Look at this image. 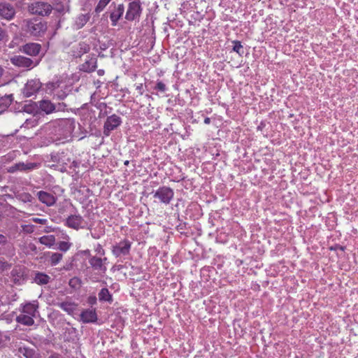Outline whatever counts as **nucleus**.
<instances>
[{
  "label": "nucleus",
  "instance_id": "nucleus-1",
  "mask_svg": "<svg viewBox=\"0 0 358 358\" xmlns=\"http://www.w3.org/2000/svg\"><path fill=\"white\" fill-rule=\"evenodd\" d=\"M38 303L36 301L22 304L20 313L16 317V322L25 326H32L34 324V318L38 313Z\"/></svg>",
  "mask_w": 358,
  "mask_h": 358
},
{
  "label": "nucleus",
  "instance_id": "nucleus-2",
  "mask_svg": "<svg viewBox=\"0 0 358 358\" xmlns=\"http://www.w3.org/2000/svg\"><path fill=\"white\" fill-rule=\"evenodd\" d=\"M46 29V23L41 20L32 19L26 22L24 30L33 36H42Z\"/></svg>",
  "mask_w": 358,
  "mask_h": 358
},
{
  "label": "nucleus",
  "instance_id": "nucleus-3",
  "mask_svg": "<svg viewBox=\"0 0 358 358\" xmlns=\"http://www.w3.org/2000/svg\"><path fill=\"white\" fill-rule=\"evenodd\" d=\"M27 9L29 13L32 15L47 16L51 13L52 6L48 2L34 1L28 4Z\"/></svg>",
  "mask_w": 358,
  "mask_h": 358
},
{
  "label": "nucleus",
  "instance_id": "nucleus-4",
  "mask_svg": "<svg viewBox=\"0 0 358 358\" xmlns=\"http://www.w3.org/2000/svg\"><path fill=\"white\" fill-rule=\"evenodd\" d=\"M12 64L22 69H31L35 67L38 62L36 60L26 57L22 55H15L10 58Z\"/></svg>",
  "mask_w": 358,
  "mask_h": 358
},
{
  "label": "nucleus",
  "instance_id": "nucleus-5",
  "mask_svg": "<svg viewBox=\"0 0 358 358\" xmlns=\"http://www.w3.org/2000/svg\"><path fill=\"white\" fill-rule=\"evenodd\" d=\"M174 196L173 190L166 186L160 187L154 194V198L158 199L159 201L166 205L170 203Z\"/></svg>",
  "mask_w": 358,
  "mask_h": 358
},
{
  "label": "nucleus",
  "instance_id": "nucleus-6",
  "mask_svg": "<svg viewBox=\"0 0 358 358\" xmlns=\"http://www.w3.org/2000/svg\"><path fill=\"white\" fill-rule=\"evenodd\" d=\"M89 264L94 271H97L98 274L103 275L107 271L108 259L107 257L92 256L89 259Z\"/></svg>",
  "mask_w": 358,
  "mask_h": 358
},
{
  "label": "nucleus",
  "instance_id": "nucleus-7",
  "mask_svg": "<svg viewBox=\"0 0 358 358\" xmlns=\"http://www.w3.org/2000/svg\"><path fill=\"white\" fill-rule=\"evenodd\" d=\"M122 124V119L113 114L108 116L104 122L103 133L104 136H109L111 131L116 129Z\"/></svg>",
  "mask_w": 358,
  "mask_h": 358
},
{
  "label": "nucleus",
  "instance_id": "nucleus-8",
  "mask_svg": "<svg viewBox=\"0 0 358 358\" xmlns=\"http://www.w3.org/2000/svg\"><path fill=\"white\" fill-rule=\"evenodd\" d=\"M73 129V122L68 119L60 120L55 127V131L59 132L60 138L69 137Z\"/></svg>",
  "mask_w": 358,
  "mask_h": 358
},
{
  "label": "nucleus",
  "instance_id": "nucleus-9",
  "mask_svg": "<svg viewBox=\"0 0 358 358\" xmlns=\"http://www.w3.org/2000/svg\"><path fill=\"white\" fill-rule=\"evenodd\" d=\"M65 224L69 228L78 230L84 229L87 225V222L79 214L69 215L65 221Z\"/></svg>",
  "mask_w": 358,
  "mask_h": 358
},
{
  "label": "nucleus",
  "instance_id": "nucleus-10",
  "mask_svg": "<svg viewBox=\"0 0 358 358\" xmlns=\"http://www.w3.org/2000/svg\"><path fill=\"white\" fill-rule=\"evenodd\" d=\"M131 245V242L124 239L113 246L112 253L116 257L127 255L129 253Z\"/></svg>",
  "mask_w": 358,
  "mask_h": 358
},
{
  "label": "nucleus",
  "instance_id": "nucleus-11",
  "mask_svg": "<svg viewBox=\"0 0 358 358\" xmlns=\"http://www.w3.org/2000/svg\"><path fill=\"white\" fill-rule=\"evenodd\" d=\"M141 6L138 1H134L129 3L125 18L127 20L133 21L139 17L141 13Z\"/></svg>",
  "mask_w": 358,
  "mask_h": 358
},
{
  "label": "nucleus",
  "instance_id": "nucleus-12",
  "mask_svg": "<svg viewBox=\"0 0 358 358\" xmlns=\"http://www.w3.org/2000/svg\"><path fill=\"white\" fill-rule=\"evenodd\" d=\"M42 84L38 79H31L27 82L23 89V94L26 97L35 95L41 88Z\"/></svg>",
  "mask_w": 358,
  "mask_h": 358
},
{
  "label": "nucleus",
  "instance_id": "nucleus-13",
  "mask_svg": "<svg viewBox=\"0 0 358 358\" xmlns=\"http://www.w3.org/2000/svg\"><path fill=\"white\" fill-rule=\"evenodd\" d=\"M37 167L36 163L32 162H18L10 166L7 169L8 173H15L16 171H29L35 169Z\"/></svg>",
  "mask_w": 358,
  "mask_h": 358
},
{
  "label": "nucleus",
  "instance_id": "nucleus-14",
  "mask_svg": "<svg viewBox=\"0 0 358 358\" xmlns=\"http://www.w3.org/2000/svg\"><path fill=\"white\" fill-rule=\"evenodd\" d=\"M80 317V320L83 323H94L98 320L95 308H87L83 310L81 312Z\"/></svg>",
  "mask_w": 358,
  "mask_h": 358
},
{
  "label": "nucleus",
  "instance_id": "nucleus-15",
  "mask_svg": "<svg viewBox=\"0 0 358 358\" xmlns=\"http://www.w3.org/2000/svg\"><path fill=\"white\" fill-rule=\"evenodd\" d=\"M15 14L14 7L8 3H0V15L6 20H11Z\"/></svg>",
  "mask_w": 358,
  "mask_h": 358
},
{
  "label": "nucleus",
  "instance_id": "nucleus-16",
  "mask_svg": "<svg viewBox=\"0 0 358 358\" xmlns=\"http://www.w3.org/2000/svg\"><path fill=\"white\" fill-rule=\"evenodd\" d=\"M41 46L38 43H29L22 46L20 50L29 56L34 57L39 54Z\"/></svg>",
  "mask_w": 358,
  "mask_h": 358
},
{
  "label": "nucleus",
  "instance_id": "nucleus-17",
  "mask_svg": "<svg viewBox=\"0 0 358 358\" xmlns=\"http://www.w3.org/2000/svg\"><path fill=\"white\" fill-rule=\"evenodd\" d=\"M37 196L39 201L47 206H53L57 201L56 197L53 194L47 192L39 191L37 193Z\"/></svg>",
  "mask_w": 358,
  "mask_h": 358
},
{
  "label": "nucleus",
  "instance_id": "nucleus-18",
  "mask_svg": "<svg viewBox=\"0 0 358 358\" xmlns=\"http://www.w3.org/2000/svg\"><path fill=\"white\" fill-rule=\"evenodd\" d=\"M32 280L38 285H45L50 282L51 278L44 273L36 271L33 275Z\"/></svg>",
  "mask_w": 358,
  "mask_h": 358
},
{
  "label": "nucleus",
  "instance_id": "nucleus-19",
  "mask_svg": "<svg viewBox=\"0 0 358 358\" xmlns=\"http://www.w3.org/2000/svg\"><path fill=\"white\" fill-rule=\"evenodd\" d=\"M90 14L89 13L85 14H79L75 19L73 27L76 29H80L83 28L90 20Z\"/></svg>",
  "mask_w": 358,
  "mask_h": 358
},
{
  "label": "nucleus",
  "instance_id": "nucleus-20",
  "mask_svg": "<svg viewBox=\"0 0 358 358\" xmlns=\"http://www.w3.org/2000/svg\"><path fill=\"white\" fill-rule=\"evenodd\" d=\"M124 12V7L123 4H119L117 7L110 13V19L112 22L113 26H116L118 20L122 16Z\"/></svg>",
  "mask_w": 358,
  "mask_h": 358
},
{
  "label": "nucleus",
  "instance_id": "nucleus-21",
  "mask_svg": "<svg viewBox=\"0 0 358 358\" xmlns=\"http://www.w3.org/2000/svg\"><path fill=\"white\" fill-rule=\"evenodd\" d=\"M40 109L46 114H50L55 112V103L48 99H43L39 102Z\"/></svg>",
  "mask_w": 358,
  "mask_h": 358
},
{
  "label": "nucleus",
  "instance_id": "nucleus-22",
  "mask_svg": "<svg viewBox=\"0 0 358 358\" xmlns=\"http://www.w3.org/2000/svg\"><path fill=\"white\" fill-rule=\"evenodd\" d=\"M96 63L97 60L96 58H90L82 64L80 69L85 72H92L96 68Z\"/></svg>",
  "mask_w": 358,
  "mask_h": 358
},
{
  "label": "nucleus",
  "instance_id": "nucleus-23",
  "mask_svg": "<svg viewBox=\"0 0 358 358\" xmlns=\"http://www.w3.org/2000/svg\"><path fill=\"white\" fill-rule=\"evenodd\" d=\"M13 101V95L8 94L0 99V114L5 112Z\"/></svg>",
  "mask_w": 358,
  "mask_h": 358
},
{
  "label": "nucleus",
  "instance_id": "nucleus-24",
  "mask_svg": "<svg viewBox=\"0 0 358 358\" xmlns=\"http://www.w3.org/2000/svg\"><path fill=\"white\" fill-rule=\"evenodd\" d=\"M98 295L100 301H107L109 303L113 301L112 295L107 288H102Z\"/></svg>",
  "mask_w": 358,
  "mask_h": 358
},
{
  "label": "nucleus",
  "instance_id": "nucleus-25",
  "mask_svg": "<svg viewBox=\"0 0 358 358\" xmlns=\"http://www.w3.org/2000/svg\"><path fill=\"white\" fill-rule=\"evenodd\" d=\"M39 242L49 248L52 247L55 243V237L53 235L43 236L39 238Z\"/></svg>",
  "mask_w": 358,
  "mask_h": 358
},
{
  "label": "nucleus",
  "instance_id": "nucleus-26",
  "mask_svg": "<svg viewBox=\"0 0 358 358\" xmlns=\"http://www.w3.org/2000/svg\"><path fill=\"white\" fill-rule=\"evenodd\" d=\"M58 306L68 314H72L75 310L74 305L69 302H62L58 304Z\"/></svg>",
  "mask_w": 358,
  "mask_h": 358
},
{
  "label": "nucleus",
  "instance_id": "nucleus-27",
  "mask_svg": "<svg viewBox=\"0 0 358 358\" xmlns=\"http://www.w3.org/2000/svg\"><path fill=\"white\" fill-rule=\"evenodd\" d=\"M63 255L59 252H52L50 256V262L52 266L57 265L62 259Z\"/></svg>",
  "mask_w": 358,
  "mask_h": 358
},
{
  "label": "nucleus",
  "instance_id": "nucleus-28",
  "mask_svg": "<svg viewBox=\"0 0 358 358\" xmlns=\"http://www.w3.org/2000/svg\"><path fill=\"white\" fill-rule=\"evenodd\" d=\"M62 82L59 80L53 82H50L47 83L46 88L47 90H50V92L59 89L61 87Z\"/></svg>",
  "mask_w": 358,
  "mask_h": 358
},
{
  "label": "nucleus",
  "instance_id": "nucleus-29",
  "mask_svg": "<svg viewBox=\"0 0 358 358\" xmlns=\"http://www.w3.org/2000/svg\"><path fill=\"white\" fill-rule=\"evenodd\" d=\"M17 198L24 203H31L33 199L32 196L29 193L27 192L19 194L17 196Z\"/></svg>",
  "mask_w": 358,
  "mask_h": 358
},
{
  "label": "nucleus",
  "instance_id": "nucleus-30",
  "mask_svg": "<svg viewBox=\"0 0 358 358\" xmlns=\"http://www.w3.org/2000/svg\"><path fill=\"white\" fill-rule=\"evenodd\" d=\"M233 50L238 53L240 56H242L244 53L243 45L239 41H234Z\"/></svg>",
  "mask_w": 358,
  "mask_h": 358
},
{
  "label": "nucleus",
  "instance_id": "nucleus-31",
  "mask_svg": "<svg viewBox=\"0 0 358 358\" xmlns=\"http://www.w3.org/2000/svg\"><path fill=\"white\" fill-rule=\"evenodd\" d=\"M111 0H99L98 4L95 7V12L96 13H101L105 7L109 3Z\"/></svg>",
  "mask_w": 358,
  "mask_h": 358
},
{
  "label": "nucleus",
  "instance_id": "nucleus-32",
  "mask_svg": "<svg viewBox=\"0 0 358 358\" xmlns=\"http://www.w3.org/2000/svg\"><path fill=\"white\" fill-rule=\"evenodd\" d=\"M71 246V243L66 241H60L58 244V249L62 252L68 251Z\"/></svg>",
  "mask_w": 358,
  "mask_h": 358
},
{
  "label": "nucleus",
  "instance_id": "nucleus-33",
  "mask_svg": "<svg viewBox=\"0 0 358 358\" xmlns=\"http://www.w3.org/2000/svg\"><path fill=\"white\" fill-rule=\"evenodd\" d=\"M154 89L160 92H165L167 90V87L162 81L157 80Z\"/></svg>",
  "mask_w": 358,
  "mask_h": 358
},
{
  "label": "nucleus",
  "instance_id": "nucleus-34",
  "mask_svg": "<svg viewBox=\"0 0 358 358\" xmlns=\"http://www.w3.org/2000/svg\"><path fill=\"white\" fill-rule=\"evenodd\" d=\"M69 285L74 288H79L81 286V280L79 278H73L70 280Z\"/></svg>",
  "mask_w": 358,
  "mask_h": 358
},
{
  "label": "nucleus",
  "instance_id": "nucleus-35",
  "mask_svg": "<svg viewBox=\"0 0 358 358\" xmlns=\"http://www.w3.org/2000/svg\"><path fill=\"white\" fill-rule=\"evenodd\" d=\"M67 96V92L62 90H58L55 94L54 96H56L59 100L64 99Z\"/></svg>",
  "mask_w": 358,
  "mask_h": 358
},
{
  "label": "nucleus",
  "instance_id": "nucleus-36",
  "mask_svg": "<svg viewBox=\"0 0 358 358\" xmlns=\"http://www.w3.org/2000/svg\"><path fill=\"white\" fill-rule=\"evenodd\" d=\"M94 251L96 252V254L103 256L105 255V250L103 248L102 245L99 243L96 244L94 247Z\"/></svg>",
  "mask_w": 358,
  "mask_h": 358
},
{
  "label": "nucleus",
  "instance_id": "nucleus-37",
  "mask_svg": "<svg viewBox=\"0 0 358 358\" xmlns=\"http://www.w3.org/2000/svg\"><path fill=\"white\" fill-rule=\"evenodd\" d=\"M55 112H57V111H64L66 107V105L62 102V103H58L57 104H55Z\"/></svg>",
  "mask_w": 358,
  "mask_h": 358
},
{
  "label": "nucleus",
  "instance_id": "nucleus-38",
  "mask_svg": "<svg viewBox=\"0 0 358 358\" xmlns=\"http://www.w3.org/2000/svg\"><path fill=\"white\" fill-rule=\"evenodd\" d=\"M24 231L27 233H32L34 231V226L31 224H25L22 226Z\"/></svg>",
  "mask_w": 358,
  "mask_h": 358
},
{
  "label": "nucleus",
  "instance_id": "nucleus-39",
  "mask_svg": "<svg viewBox=\"0 0 358 358\" xmlns=\"http://www.w3.org/2000/svg\"><path fill=\"white\" fill-rule=\"evenodd\" d=\"M8 243L7 238L3 234H0V248L6 245Z\"/></svg>",
  "mask_w": 358,
  "mask_h": 358
},
{
  "label": "nucleus",
  "instance_id": "nucleus-40",
  "mask_svg": "<svg viewBox=\"0 0 358 358\" xmlns=\"http://www.w3.org/2000/svg\"><path fill=\"white\" fill-rule=\"evenodd\" d=\"M97 299L95 296H90L87 299L88 304L93 306L96 303Z\"/></svg>",
  "mask_w": 358,
  "mask_h": 358
},
{
  "label": "nucleus",
  "instance_id": "nucleus-41",
  "mask_svg": "<svg viewBox=\"0 0 358 358\" xmlns=\"http://www.w3.org/2000/svg\"><path fill=\"white\" fill-rule=\"evenodd\" d=\"M33 221L36 223L41 224H45L48 222V220L46 219H42V218H38V217L33 218Z\"/></svg>",
  "mask_w": 358,
  "mask_h": 358
},
{
  "label": "nucleus",
  "instance_id": "nucleus-42",
  "mask_svg": "<svg viewBox=\"0 0 358 358\" xmlns=\"http://www.w3.org/2000/svg\"><path fill=\"white\" fill-rule=\"evenodd\" d=\"M6 36V32L0 27V41H3Z\"/></svg>",
  "mask_w": 358,
  "mask_h": 358
},
{
  "label": "nucleus",
  "instance_id": "nucleus-43",
  "mask_svg": "<svg viewBox=\"0 0 358 358\" xmlns=\"http://www.w3.org/2000/svg\"><path fill=\"white\" fill-rule=\"evenodd\" d=\"M136 90L138 91L140 95H142L143 94V88L142 84L137 85Z\"/></svg>",
  "mask_w": 358,
  "mask_h": 358
},
{
  "label": "nucleus",
  "instance_id": "nucleus-44",
  "mask_svg": "<svg viewBox=\"0 0 358 358\" xmlns=\"http://www.w3.org/2000/svg\"><path fill=\"white\" fill-rule=\"evenodd\" d=\"M91 236H92V237L93 238H94V239H99V238H100V235H99V234H96V233H93V232H92V233H91Z\"/></svg>",
  "mask_w": 358,
  "mask_h": 358
},
{
  "label": "nucleus",
  "instance_id": "nucleus-45",
  "mask_svg": "<svg viewBox=\"0 0 358 358\" xmlns=\"http://www.w3.org/2000/svg\"><path fill=\"white\" fill-rule=\"evenodd\" d=\"M83 255H86V256H88L90 257V250L87 249V250H83L81 252Z\"/></svg>",
  "mask_w": 358,
  "mask_h": 358
},
{
  "label": "nucleus",
  "instance_id": "nucleus-46",
  "mask_svg": "<svg viewBox=\"0 0 358 358\" xmlns=\"http://www.w3.org/2000/svg\"><path fill=\"white\" fill-rule=\"evenodd\" d=\"M4 73V69L0 65V79L1 78V77L3 76Z\"/></svg>",
  "mask_w": 358,
  "mask_h": 358
},
{
  "label": "nucleus",
  "instance_id": "nucleus-47",
  "mask_svg": "<svg viewBox=\"0 0 358 358\" xmlns=\"http://www.w3.org/2000/svg\"><path fill=\"white\" fill-rule=\"evenodd\" d=\"M204 123H205L206 124H210V119L209 117H206V118L204 119Z\"/></svg>",
  "mask_w": 358,
  "mask_h": 358
},
{
  "label": "nucleus",
  "instance_id": "nucleus-48",
  "mask_svg": "<svg viewBox=\"0 0 358 358\" xmlns=\"http://www.w3.org/2000/svg\"><path fill=\"white\" fill-rule=\"evenodd\" d=\"M49 358H61L60 356L57 354L52 355L49 357Z\"/></svg>",
  "mask_w": 358,
  "mask_h": 358
},
{
  "label": "nucleus",
  "instance_id": "nucleus-49",
  "mask_svg": "<svg viewBox=\"0 0 358 358\" xmlns=\"http://www.w3.org/2000/svg\"><path fill=\"white\" fill-rule=\"evenodd\" d=\"M97 73H98V75H99V76H103V75L104 74V71H103V69H99V70L97 71Z\"/></svg>",
  "mask_w": 358,
  "mask_h": 358
},
{
  "label": "nucleus",
  "instance_id": "nucleus-50",
  "mask_svg": "<svg viewBox=\"0 0 358 358\" xmlns=\"http://www.w3.org/2000/svg\"><path fill=\"white\" fill-rule=\"evenodd\" d=\"M15 273H17V270H15V269L13 270V271H12V275H13V276H15Z\"/></svg>",
  "mask_w": 358,
  "mask_h": 358
},
{
  "label": "nucleus",
  "instance_id": "nucleus-51",
  "mask_svg": "<svg viewBox=\"0 0 358 358\" xmlns=\"http://www.w3.org/2000/svg\"><path fill=\"white\" fill-rule=\"evenodd\" d=\"M129 162L127 160L124 162V165L127 166L129 164Z\"/></svg>",
  "mask_w": 358,
  "mask_h": 358
},
{
  "label": "nucleus",
  "instance_id": "nucleus-52",
  "mask_svg": "<svg viewBox=\"0 0 358 358\" xmlns=\"http://www.w3.org/2000/svg\"><path fill=\"white\" fill-rule=\"evenodd\" d=\"M92 281H93V282H98V281H99V280H98V279H93V280H92Z\"/></svg>",
  "mask_w": 358,
  "mask_h": 358
}]
</instances>
